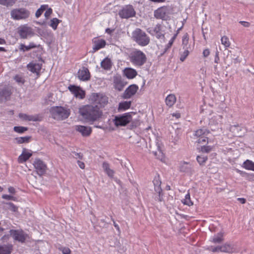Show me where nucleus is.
Wrapping results in <instances>:
<instances>
[{"label":"nucleus","instance_id":"1","mask_svg":"<svg viewBox=\"0 0 254 254\" xmlns=\"http://www.w3.org/2000/svg\"><path fill=\"white\" fill-rule=\"evenodd\" d=\"M79 113L82 118L90 124L99 121L103 116V112L97 105H86L79 109Z\"/></svg>","mask_w":254,"mask_h":254},{"label":"nucleus","instance_id":"2","mask_svg":"<svg viewBox=\"0 0 254 254\" xmlns=\"http://www.w3.org/2000/svg\"><path fill=\"white\" fill-rule=\"evenodd\" d=\"M132 39L138 45L142 47L148 45L150 41L149 37L140 28H136L132 32Z\"/></svg>","mask_w":254,"mask_h":254},{"label":"nucleus","instance_id":"3","mask_svg":"<svg viewBox=\"0 0 254 254\" xmlns=\"http://www.w3.org/2000/svg\"><path fill=\"white\" fill-rule=\"evenodd\" d=\"M129 57L130 62L137 66H142L147 61L145 54L141 51L136 49L130 54Z\"/></svg>","mask_w":254,"mask_h":254},{"label":"nucleus","instance_id":"4","mask_svg":"<svg viewBox=\"0 0 254 254\" xmlns=\"http://www.w3.org/2000/svg\"><path fill=\"white\" fill-rule=\"evenodd\" d=\"M52 117L57 120H64L67 119L70 114L69 109L61 106L53 107L51 110Z\"/></svg>","mask_w":254,"mask_h":254},{"label":"nucleus","instance_id":"5","mask_svg":"<svg viewBox=\"0 0 254 254\" xmlns=\"http://www.w3.org/2000/svg\"><path fill=\"white\" fill-rule=\"evenodd\" d=\"M89 100L91 103L97 104L101 108L104 107L108 103V97L101 93H92Z\"/></svg>","mask_w":254,"mask_h":254},{"label":"nucleus","instance_id":"6","mask_svg":"<svg viewBox=\"0 0 254 254\" xmlns=\"http://www.w3.org/2000/svg\"><path fill=\"white\" fill-rule=\"evenodd\" d=\"M30 15V11L23 7L13 9L10 12L11 18L17 20L27 19Z\"/></svg>","mask_w":254,"mask_h":254},{"label":"nucleus","instance_id":"7","mask_svg":"<svg viewBox=\"0 0 254 254\" xmlns=\"http://www.w3.org/2000/svg\"><path fill=\"white\" fill-rule=\"evenodd\" d=\"M132 120V117L130 113H125L121 116H116L114 122L116 127L125 126Z\"/></svg>","mask_w":254,"mask_h":254},{"label":"nucleus","instance_id":"8","mask_svg":"<svg viewBox=\"0 0 254 254\" xmlns=\"http://www.w3.org/2000/svg\"><path fill=\"white\" fill-rule=\"evenodd\" d=\"M33 165L37 174L42 176L44 175L47 170V165L39 158H36L33 162Z\"/></svg>","mask_w":254,"mask_h":254},{"label":"nucleus","instance_id":"9","mask_svg":"<svg viewBox=\"0 0 254 254\" xmlns=\"http://www.w3.org/2000/svg\"><path fill=\"white\" fill-rule=\"evenodd\" d=\"M229 130L234 136L242 137L247 133V129L241 125L237 124L230 126Z\"/></svg>","mask_w":254,"mask_h":254},{"label":"nucleus","instance_id":"10","mask_svg":"<svg viewBox=\"0 0 254 254\" xmlns=\"http://www.w3.org/2000/svg\"><path fill=\"white\" fill-rule=\"evenodd\" d=\"M119 15L122 18L127 19L134 16L135 11L132 5H127L119 11Z\"/></svg>","mask_w":254,"mask_h":254},{"label":"nucleus","instance_id":"11","mask_svg":"<svg viewBox=\"0 0 254 254\" xmlns=\"http://www.w3.org/2000/svg\"><path fill=\"white\" fill-rule=\"evenodd\" d=\"M9 234L14 240L21 243L25 242L27 237V235L22 230L11 229L9 231Z\"/></svg>","mask_w":254,"mask_h":254},{"label":"nucleus","instance_id":"12","mask_svg":"<svg viewBox=\"0 0 254 254\" xmlns=\"http://www.w3.org/2000/svg\"><path fill=\"white\" fill-rule=\"evenodd\" d=\"M153 183L154 186V190L158 193V196L155 198L156 200L158 201H162V196L161 195L162 192V190L161 188V182L160 180L159 176L158 175L155 176L153 181Z\"/></svg>","mask_w":254,"mask_h":254},{"label":"nucleus","instance_id":"13","mask_svg":"<svg viewBox=\"0 0 254 254\" xmlns=\"http://www.w3.org/2000/svg\"><path fill=\"white\" fill-rule=\"evenodd\" d=\"M138 89V87L136 84L129 85L124 91L123 94L124 99H129L135 94Z\"/></svg>","mask_w":254,"mask_h":254},{"label":"nucleus","instance_id":"14","mask_svg":"<svg viewBox=\"0 0 254 254\" xmlns=\"http://www.w3.org/2000/svg\"><path fill=\"white\" fill-rule=\"evenodd\" d=\"M68 88L76 98L83 99L85 97V93L80 87L70 85Z\"/></svg>","mask_w":254,"mask_h":254},{"label":"nucleus","instance_id":"15","mask_svg":"<svg viewBox=\"0 0 254 254\" xmlns=\"http://www.w3.org/2000/svg\"><path fill=\"white\" fill-rule=\"evenodd\" d=\"M126 82L122 78L121 76H114L113 77V84L114 88L119 91H122L125 85Z\"/></svg>","mask_w":254,"mask_h":254},{"label":"nucleus","instance_id":"16","mask_svg":"<svg viewBox=\"0 0 254 254\" xmlns=\"http://www.w3.org/2000/svg\"><path fill=\"white\" fill-rule=\"evenodd\" d=\"M179 170L181 172L189 173L190 175L194 173L191 165L189 162L185 161L180 163Z\"/></svg>","mask_w":254,"mask_h":254},{"label":"nucleus","instance_id":"17","mask_svg":"<svg viewBox=\"0 0 254 254\" xmlns=\"http://www.w3.org/2000/svg\"><path fill=\"white\" fill-rule=\"evenodd\" d=\"M78 78L82 81H87L90 78V73L88 69L85 67H82L77 73Z\"/></svg>","mask_w":254,"mask_h":254},{"label":"nucleus","instance_id":"18","mask_svg":"<svg viewBox=\"0 0 254 254\" xmlns=\"http://www.w3.org/2000/svg\"><path fill=\"white\" fill-rule=\"evenodd\" d=\"M75 129L80 132L83 136H88L92 132V128L91 127L84 126H76L75 127Z\"/></svg>","mask_w":254,"mask_h":254},{"label":"nucleus","instance_id":"19","mask_svg":"<svg viewBox=\"0 0 254 254\" xmlns=\"http://www.w3.org/2000/svg\"><path fill=\"white\" fill-rule=\"evenodd\" d=\"M27 69L32 73H35L37 75H39L42 68V64L31 62L27 64Z\"/></svg>","mask_w":254,"mask_h":254},{"label":"nucleus","instance_id":"20","mask_svg":"<svg viewBox=\"0 0 254 254\" xmlns=\"http://www.w3.org/2000/svg\"><path fill=\"white\" fill-rule=\"evenodd\" d=\"M238 252L236 246L230 243H226L223 245L222 253L232 254Z\"/></svg>","mask_w":254,"mask_h":254},{"label":"nucleus","instance_id":"21","mask_svg":"<svg viewBox=\"0 0 254 254\" xmlns=\"http://www.w3.org/2000/svg\"><path fill=\"white\" fill-rule=\"evenodd\" d=\"M167 8L166 6H162L155 10L154 11V16L157 19L165 18L166 15Z\"/></svg>","mask_w":254,"mask_h":254},{"label":"nucleus","instance_id":"22","mask_svg":"<svg viewBox=\"0 0 254 254\" xmlns=\"http://www.w3.org/2000/svg\"><path fill=\"white\" fill-rule=\"evenodd\" d=\"M32 155V153L27 152L26 148H23L22 154L18 158V162L22 163L27 161Z\"/></svg>","mask_w":254,"mask_h":254},{"label":"nucleus","instance_id":"23","mask_svg":"<svg viewBox=\"0 0 254 254\" xmlns=\"http://www.w3.org/2000/svg\"><path fill=\"white\" fill-rule=\"evenodd\" d=\"M94 46L93 52H95L99 49L104 48L106 45V41L104 39L96 40L93 41Z\"/></svg>","mask_w":254,"mask_h":254},{"label":"nucleus","instance_id":"24","mask_svg":"<svg viewBox=\"0 0 254 254\" xmlns=\"http://www.w3.org/2000/svg\"><path fill=\"white\" fill-rule=\"evenodd\" d=\"M124 73L128 79H132L137 75V71L135 69L132 68H126L124 71Z\"/></svg>","mask_w":254,"mask_h":254},{"label":"nucleus","instance_id":"25","mask_svg":"<svg viewBox=\"0 0 254 254\" xmlns=\"http://www.w3.org/2000/svg\"><path fill=\"white\" fill-rule=\"evenodd\" d=\"M13 246L11 244L0 245V254H10Z\"/></svg>","mask_w":254,"mask_h":254},{"label":"nucleus","instance_id":"26","mask_svg":"<svg viewBox=\"0 0 254 254\" xmlns=\"http://www.w3.org/2000/svg\"><path fill=\"white\" fill-rule=\"evenodd\" d=\"M21 38L26 39L31 33V28L27 27L21 28L18 31Z\"/></svg>","mask_w":254,"mask_h":254},{"label":"nucleus","instance_id":"27","mask_svg":"<svg viewBox=\"0 0 254 254\" xmlns=\"http://www.w3.org/2000/svg\"><path fill=\"white\" fill-rule=\"evenodd\" d=\"M40 46V45H36L34 43H30L28 46H25L23 44H21L19 46V49L20 51L24 52L26 51H28L32 49L39 47Z\"/></svg>","mask_w":254,"mask_h":254},{"label":"nucleus","instance_id":"28","mask_svg":"<svg viewBox=\"0 0 254 254\" xmlns=\"http://www.w3.org/2000/svg\"><path fill=\"white\" fill-rule=\"evenodd\" d=\"M101 66L105 70H110L112 66V63L111 59L108 57L105 58L101 62Z\"/></svg>","mask_w":254,"mask_h":254},{"label":"nucleus","instance_id":"29","mask_svg":"<svg viewBox=\"0 0 254 254\" xmlns=\"http://www.w3.org/2000/svg\"><path fill=\"white\" fill-rule=\"evenodd\" d=\"M189 37L188 33H186L183 37L182 46L183 49L192 50L191 46L189 43Z\"/></svg>","mask_w":254,"mask_h":254},{"label":"nucleus","instance_id":"30","mask_svg":"<svg viewBox=\"0 0 254 254\" xmlns=\"http://www.w3.org/2000/svg\"><path fill=\"white\" fill-rule=\"evenodd\" d=\"M154 32L156 34V37L157 39L165 38V35L162 33V26L160 24H157L154 29Z\"/></svg>","mask_w":254,"mask_h":254},{"label":"nucleus","instance_id":"31","mask_svg":"<svg viewBox=\"0 0 254 254\" xmlns=\"http://www.w3.org/2000/svg\"><path fill=\"white\" fill-rule=\"evenodd\" d=\"M176 101V96L174 94H169L165 99L166 105L171 107L174 105Z\"/></svg>","mask_w":254,"mask_h":254},{"label":"nucleus","instance_id":"32","mask_svg":"<svg viewBox=\"0 0 254 254\" xmlns=\"http://www.w3.org/2000/svg\"><path fill=\"white\" fill-rule=\"evenodd\" d=\"M224 233L220 232L214 235L212 242L215 244H220L224 241Z\"/></svg>","mask_w":254,"mask_h":254},{"label":"nucleus","instance_id":"33","mask_svg":"<svg viewBox=\"0 0 254 254\" xmlns=\"http://www.w3.org/2000/svg\"><path fill=\"white\" fill-rule=\"evenodd\" d=\"M209 133L210 131L208 130L205 128H202L195 131L194 136L196 138L201 136L207 135Z\"/></svg>","mask_w":254,"mask_h":254},{"label":"nucleus","instance_id":"34","mask_svg":"<svg viewBox=\"0 0 254 254\" xmlns=\"http://www.w3.org/2000/svg\"><path fill=\"white\" fill-rule=\"evenodd\" d=\"M102 167L109 177H112L114 176V171L110 168V165L108 163L104 162L102 164Z\"/></svg>","mask_w":254,"mask_h":254},{"label":"nucleus","instance_id":"35","mask_svg":"<svg viewBox=\"0 0 254 254\" xmlns=\"http://www.w3.org/2000/svg\"><path fill=\"white\" fill-rule=\"evenodd\" d=\"M243 167L247 170L254 171V162L250 160H247L243 164Z\"/></svg>","mask_w":254,"mask_h":254},{"label":"nucleus","instance_id":"36","mask_svg":"<svg viewBox=\"0 0 254 254\" xmlns=\"http://www.w3.org/2000/svg\"><path fill=\"white\" fill-rule=\"evenodd\" d=\"M11 94V91L6 88L2 89L0 91V96L1 97H3L6 100H7L8 98L10 97Z\"/></svg>","mask_w":254,"mask_h":254},{"label":"nucleus","instance_id":"37","mask_svg":"<svg viewBox=\"0 0 254 254\" xmlns=\"http://www.w3.org/2000/svg\"><path fill=\"white\" fill-rule=\"evenodd\" d=\"M131 105L130 101H124L120 103L119 105V110H126L129 109Z\"/></svg>","mask_w":254,"mask_h":254},{"label":"nucleus","instance_id":"38","mask_svg":"<svg viewBox=\"0 0 254 254\" xmlns=\"http://www.w3.org/2000/svg\"><path fill=\"white\" fill-rule=\"evenodd\" d=\"M43 117L37 114L35 115H28L27 117V121H33V122H39L42 120Z\"/></svg>","mask_w":254,"mask_h":254},{"label":"nucleus","instance_id":"39","mask_svg":"<svg viewBox=\"0 0 254 254\" xmlns=\"http://www.w3.org/2000/svg\"><path fill=\"white\" fill-rule=\"evenodd\" d=\"M31 137L30 136H27L24 137H19L15 138L16 142L18 144H22L23 143H28L29 142Z\"/></svg>","mask_w":254,"mask_h":254},{"label":"nucleus","instance_id":"40","mask_svg":"<svg viewBox=\"0 0 254 254\" xmlns=\"http://www.w3.org/2000/svg\"><path fill=\"white\" fill-rule=\"evenodd\" d=\"M17 0H0V4L9 7L12 6Z\"/></svg>","mask_w":254,"mask_h":254},{"label":"nucleus","instance_id":"41","mask_svg":"<svg viewBox=\"0 0 254 254\" xmlns=\"http://www.w3.org/2000/svg\"><path fill=\"white\" fill-rule=\"evenodd\" d=\"M61 22V20L57 18H54L51 20L50 26L52 27L54 30H56L58 24Z\"/></svg>","mask_w":254,"mask_h":254},{"label":"nucleus","instance_id":"42","mask_svg":"<svg viewBox=\"0 0 254 254\" xmlns=\"http://www.w3.org/2000/svg\"><path fill=\"white\" fill-rule=\"evenodd\" d=\"M180 29H181V28H180L178 30L177 33L174 35L173 37L169 41V43L167 44V45L166 46L164 52H166L167 50L168 49H169V48H170L172 46V45H173L175 40L176 39V37H177V36L178 35V34L179 33V31Z\"/></svg>","mask_w":254,"mask_h":254},{"label":"nucleus","instance_id":"43","mask_svg":"<svg viewBox=\"0 0 254 254\" xmlns=\"http://www.w3.org/2000/svg\"><path fill=\"white\" fill-rule=\"evenodd\" d=\"M221 41L222 44L225 46L226 49L230 47L231 43L228 38L227 36H224L222 37Z\"/></svg>","mask_w":254,"mask_h":254},{"label":"nucleus","instance_id":"44","mask_svg":"<svg viewBox=\"0 0 254 254\" xmlns=\"http://www.w3.org/2000/svg\"><path fill=\"white\" fill-rule=\"evenodd\" d=\"M48 7V5H41L40 8H39L36 12V13H35L36 17L37 18L39 17L42 15V14L44 12V11Z\"/></svg>","mask_w":254,"mask_h":254},{"label":"nucleus","instance_id":"45","mask_svg":"<svg viewBox=\"0 0 254 254\" xmlns=\"http://www.w3.org/2000/svg\"><path fill=\"white\" fill-rule=\"evenodd\" d=\"M5 204L6 205L7 209L10 210L12 212H15L17 211L18 207L16 205H15L13 203L6 202Z\"/></svg>","mask_w":254,"mask_h":254},{"label":"nucleus","instance_id":"46","mask_svg":"<svg viewBox=\"0 0 254 254\" xmlns=\"http://www.w3.org/2000/svg\"><path fill=\"white\" fill-rule=\"evenodd\" d=\"M196 160L198 163L200 165H203L207 160V157L204 155L197 156Z\"/></svg>","mask_w":254,"mask_h":254},{"label":"nucleus","instance_id":"47","mask_svg":"<svg viewBox=\"0 0 254 254\" xmlns=\"http://www.w3.org/2000/svg\"><path fill=\"white\" fill-rule=\"evenodd\" d=\"M13 129L15 132L21 133L27 131L28 130V128L27 127L16 126L14 127Z\"/></svg>","mask_w":254,"mask_h":254},{"label":"nucleus","instance_id":"48","mask_svg":"<svg viewBox=\"0 0 254 254\" xmlns=\"http://www.w3.org/2000/svg\"><path fill=\"white\" fill-rule=\"evenodd\" d=\"M196 139L197 140H196V142L199 144H203L206 142H208V137H207V135L201 136L196 138Z\"/></svg>","mask_w":254,"mask_h":254},{"label":"nucleus","instance_id":"49","mask_svg":"<svg viewBox=\"0 0 254 254\" xmlns=\"http://www.w3.org/2000/svg\"><path fill=\"white\" fill-rule=\"evenodd\" d=\"M184 51L183 53L181 55V57L180 58V60L181 62H184L186 58L188 57L190 53V51H191V50L190 49H184Z\"/></svg>","mask_w":254,"mask_h":254},{"label":"nucleus","instance_id":"50","mask_svg":"<svg viewBox=\"0 0 254 254\" xmlns=\"http://www.w3.org/2000/svg\"><path fill=\"white\" fill-rule=\"evenodd\" d=\"M212 149V147L210 146L203 145L201 147V151L203 153H209Z\"/></svg>","mask_w":254,"mask_h":254},{"label":"nucleus","instance_id":"51","mask_svg":"<svg viewBox=\"0 0 254 254\" xmlns=\"http://www.w3.org/2000/svg\"><path fill=\"white\" fill-rule=\"evenodd\" d=\"M14 79L18 83L24 84L25 82V80L21 76L19 75H16L14 77Z\"/></svg>","mask_w":254,"mask_h":254},{"label":"nucleus","instance_id":"52","mask_svg":"<svg viewBox=\"0 0 254 254\" xmlns=\"http://www.w3.org/2000/svg\"><path fill=\"white\" fill-rule=\"evenodd\" d=\"M59 250L61 251L63 254H70L71 251L67 247H62L59 248Z\"/></svg>","mask_w":254,"mask_h":254},{"label":"nucleus","instance_id":"53","mask_svg":"<svg viewBox=\"0 0 254 254\" xmlns=\"http://www.w3.org/2000/svg\"><path fill=\"white\" fill-rule=\"evenodd\" d=\"M182 202L186 205L188 206H191L193 205V202L191 201L190 199L185 198Z\"/></svg>","mask_w":254,"mask_h":254},{"label":"nucleus","instance_id":"54","mask_svg":"<svg viewBox=\"0 0 254 254\" xmlns=\"http://www.w3.org/2000/svg\"><path fill=\"white\" fill-rule=\"evenodd\" d=\"M52 11L53 10L51 8H47L44 14L45 17L48 18L52 14Z\"/></svg>","mask_w":254,"mask_h":254},{"label":"nucleus","instance_id":"55","mask_svg":"<svg viewBox=\"0 0 254 254\" xmlns=\"http://www.w3.org/2000/svg\"><path fill=\"white\" fill-rule=\"evenodd\" d=\"M152 152L154 154V155L157 158H158L159 159H161L163 155H162V153L161 152V151L160 150H159L158 152H157L156 151H153Z\"/></svg>","mask_w":254,"mask_h":254},{"label":"nucleus","instance_id":"56","mask_svg":"<svg viewBox=\"0 0 254 254\" xmlns=\"http://www.w3.org/2000/svg\"><path fill=\"white\" fill-rule=\"evenodd\" d=\"M19 117L20 119H21L24 121H27L28 115H27L26 114H23V113H20L19 114Z\"/></svg>","mask_w":254,"mask_h":254},{"label":"nucleus","instance_id":"57","mask_svg":"<svg viewBox=\"0 0 254 254\" xmlns=\"http://www.w3.org/2000/svg\"><path fill=\"white\" fill-rule=\"evenodd\" d=\"M2 198L7 200H12L13 199V196L8 195V194H3L2 195Z\"/></svg>","mask_w":254,"mask_h":254},{"label":"nucleus","instance_id":"58","mask_svg":"<svg viewBox=\"0 0 254 254\" xmlns=\"http://www.w3.org/2000/svg\"><path fill=\"white\" fill-rule=\"evenodd\" d=\"M203 56L204 58L207 57L210 54V51L208 49H206L203 51Z\"/></svg>","mask_w":254,"mask_h":254},{"label":"nucleus","instance_id":"59","mask_svg":"<svg viewBox=\"0 0 254 254\" xmlns=\"http://www.w3.org/2000/svg\"><path fill=\"white\" fill-rule=\"evenodd\" d=\"M9 238V235H3L1 238V240L2 242H7Z\"/></svg>","mask_w":254,"mask_h":254},{"label":"nucleus","instance_id":"60","mask_svg":"<svg viewBox=\"0 0 254 254\" xmlns=\"http://www.w3.org/2000/svg\"><path fill=\"white\" fill-rule=\"evenodd\" d=\"M77 164L79 166V167L82 169H83L85 168V164L84 162L80 161H77Z\"/></svg>","mask_w":254,"mask_h":254},{"label":"nucleus","instance_id":"61","mask_svg":"<svg viewBox=\"0 0 254 254\" xmlns=\"http://www.w3.org/2000/svg\"><path fill=\"white\" fill-rule=\"evenodd\" d=\"M240 23L245 27H248L250 25V23L246 21H240Z\"/></svg>","mask_w":254,"mask_h":254},{"label":"nucleus","instance_id":"62","mask_svg":"<svg viewBox=\"0 0 254 254\" xmlns=\"http://www.w3.org/2000/svg\"><path fill=\"white\" fill-rule=\"evenodd\" d=\"M74 154L75 155L74 156V157L77 158H79L81 159H82V157H83V155L82 154H81L80 153H76V152H74Z\"/></svg>","mask_w":254,"mask_h":254},{"label":"nucleus","instance_id":"63","mask_svg":"<svg viewBox=\"0 0 254 254\" xmlns=\"http://www.w3.org/2000/svg\"><path fill=\"white\" fill-rule=\"evenodd\" d=\"M208 249L212 252H213V253H215V252H217V249H216V247H213V246H210L209 247Z\"/></svg>","mask_w":254,"mask_h":254},{"label":"nucleus","instance_id":"64","mask_svg":"<svg viewBox=\"0 0 254 254\" xmlns=\"http://www.w3.org/2000/svg\"><path fill=\"white\" fill-rule=\"evenodd\" d=\"M218 55H219V53L218 51H217L215 54V60H214V62L215 63H218V61H219V58Z\"/></svg>","mask_w":254,"mask_h":254}]
</instances>
